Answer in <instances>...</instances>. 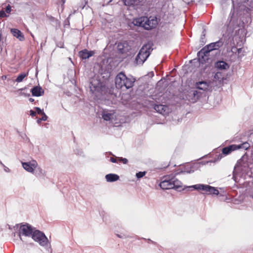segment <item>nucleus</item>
I'll list each match as a JSON object with an SVG mask.
<instances>
[{"label":"nucleus","instance_id":"f257e3e1","mask_svg":"<svg viewBox=\"0 0 253 253\" xmlns=\"http://www.w3.org/2000/svg\"><path fill=\"white\" fill-rule=\"evenodd\" d=\"M135 81V79L132 76L127 77L124 72H121L115 78V84L119 89H122L123 87L129 89L133 86Z\"/></svg>","mask_w":253,"mask_h":253},{"label":"nucleus","instance_id":"f03ea898","mask_svg":"<svg viewBox=\"0 0 253 253\" xmlns=\"http://www.w3.org/2000/svg\"><path fill=\"white\" fill-rule=\"evenodd\" d=\"M133 23L136 26L142 27L147 30L155 28L158 24L156 18H152L150 19V18L146 16L134 19Z\"/></svg>","mask_w":253,"mask_h":253},{"label":"nucleus","instance_id":"7ed1b4c3","mask_svg":"<svg viewBox=\"0 0 253 253\" xmlns=\"http://www.w3.org/2000/svg\"><path fill=\"white\" fill-rule=\"evenodd\" d=\"M152 50V48L150 44H144L141 48L136 57L135 60L136 63L140 64H143L149 57Z\"/></svg>","mask_w":253,"mask_h":253},{"label":"nucleus","instance_id":"20e7f679","mask_svg":"<svg viewBox=\"0 0 253 253\" xmlns=\"http://www.w3.org/2000/svg\"><path fill=\"white\" fill-rule=\"evenodd\" d=\"M90 91L95 95L96 98L102 94L103 85L102 83L96 79H92L90 83Z\"/></svg>","mask_w":253,"mask_h":253},{"label":"nucleus","instance_id":"39448f33","mask_svg":"<svg viewBox=\"0 0 253 253\" xmlns=\"http://www.w3.org/2000/svg\"><path fill=\"white\" fill-rule=\"evenodd\" d=\"M33 239L42 246H45L48 243V239L44 234L39 230H35L32 235Z\"/></svg>","mask_w":253,"mask_h":253},{"label":"nucleus","instance_id":"423d86ee","mask_svg":"<svg viewBox=\"0 0 253 253\" xmlns=\"http://www.w3.org/2000/svg\"><path fill=\"white\" fill-rule=\"evenodd\" d=\"M249 168V165L247 163H242L238 162L234 167L233 172V177H235L236 174L238 172H240L242 174L247 172Z\"/></svg>","mask_w":253,"mask_h":253},{"label":"nucleus","instance_id":"0eeeda50","mask_svg":"<svg viewBox=\"0 0 253 253\" xmlns=\"http://www.w3.org/2000/svg\"><path fill=\"white\" fill-rule=\"evenodd\" d=\"M34 232L32 227L29 224H25L21 225L19 230V235H24L25 236H32ZM21 240H22V238L20 237Z\"/></svg>","mask_w":253,"mask_h":253},{"label":"nucleus","instance_id":"6e6552de","mask_svg":"<svg viewBox=\"0 0 253 253\" xmlns=\"http://www.w3.org/2000/svg\"><path fill=\"white\" fill-rule=\"evenodd\" d=\"M197 56L200 63L204 64L209 59L210 56L209 51L204 47L198 52Z\"/></svg>","mask_w":253,"mask_h":253},{"label":"nucleus","instance_id":"1a4fd4ad","mask_svg":"<svg viewBox=\"0 0 253 253\" xmlns=\"http://www.w3.org/2000/svg\"><path fill=\"white\" fill-rule=\"evenodd\" d=\"M23 168L27 171L33 173L38 166L36 161L32 160L29 162L22 163Z\"/></svg>","mask_w":253,"mask_h":253},{"label":"nucleus","instance_id":"9d476101","mask_svg":"<svg viewBox=\"0 0 253 253\" xmlns=\"http://www.w3.org/2000/svg\"><path fill=\"white\" fill-rule=\"evenodd\" d=\"M223 44V42L222 39H220L219 41L212 42L208 45L205 46L204 47L209 51V52L212 50H217Z\"/></svg>","mask_w":253,"mask_h":253},{"label":"nucleus","instance_id":"9b49d317","mask_svg":"<svg viewBox=\"0 0 253 253\" xmlns=\"http://www.w3.org/2000/svg\"><path fill=\"white\" fill-rule=\"evenodd\" d=\"M118 51L122 53H126L131 49V46L126 42H120L117 45Z\"/></svg>","mask_w":253,"mask_h":253},{"label":"nucleus","instance_id":"f8f14e48","mask_svg":"<svg viewBox=\"0 0 253 253\" xmlns=\"http://www.w3.org/2000/svg\"><path fill=\"white\" fill-rule=\"evenodd\" d=\"M160 186L163 189H172V179H168L166 178L165 179L161 182Z\"/></svg>","mask_w":253,"mask_h":253},{"label":"nucleus","instance_id":"ddd939ff","mask_svg":"<svg viewBox=\"0 0 253 253\" xmlns=\"http://www.w3.org/2000/svg\"><path fill=\"white\" fill-rule=\"evenodd\" d=\"M210 85V83L206 81H201L197 82L195 84V87L200 90L206 91L209 89Z\"/></svg>","mask_w":253,"mask_h":253},{"label":"nucleus","instance_id":"4468645a","mask_svg":"<svg viewBox=\"0 0 253 253\" xmlns=\"http://www.w3.org/2000/svg\"><path fill=\"white\" fill-rule=\"evenodd\" d=\"M31 92L34 96H41L44 94V90L40 86H34L31 90Z\"/></svg>","mask_w":253,"mask_h":253},{"label":"nucleus","instance_id":"2eb2a0df","mask_svg":"<svg viewBox=\"0 0 253 253\" xmlns=\"http://www.w3.org/2000/svg\"><path fill=\"white\" fill-rule=\"evenodd\" d=\"M154 109L157 112L163 115H165L168 112V107L162 104L155 105Z\"/></svg>","mask_w":253,"mask_h":253},{"label":"nucleus","instance_id":"dca6fc26","mask_svg":"<svg viewBox=\"0 0 253 253\" xmlns=\"http://www.w3.org/2000/svg\"><path fill=\"white\" fill-rule=\"evenodd\" d=\"M11 32L13 36L19 39V41H23L25 40L24 35L20 30L17 29H11Z\"/></svg>","mask_w":253,"mask_h":253},{"label":"nucleus","instance_id":"f3484780","mask_svg":"<svg viewBox=\"0 0 253 253\" xmlns=\"http://www.w3.org/2000/svg\"><path fill=\"white\" fill-rule=\"evenodd\" d=\"M93 54V51H88L86 49L81 51L79 52L80 56L83 59H86L92 56Z\"/></svg>","mask_w":253,"mask_h":253},{"label":"nucleus","instance_id":"a211bd4d","mask_svg":"<svg viewBox=\"0 0 253 253\" xmlns=\"http://www.w3.org/2000/svg\"><path fill=\"white\" fill-rule=\"evenodd\" d=\"M215 67L220 70H226L229 68L228 64L223 61H218L216 62Z\"/></svg>","mask_w":253,"mask_h":253},{"label":"nucleus","instance_id":"6ab92c4d","mask_svg":"<svg viewBox=\"0 0 253 253\" xmlns=\"http://www.w3.org/2000/svg\"><path fill=\"white\" fill-rule=\"evenodd\" d=\"M209 185H204L202 184H198L194 185L191 186L197 190H202L205 192V193H207V191L209 188Z\"/></svg>","mask_w":253,"mask_h":253},{"label":"nucleus","instance_id":"aec40b11","mask_svg":"<svg viewBox=\"0 0 253 253\" xmlns=\"http://www.w3.org/2000/svg\"><path fill=\"white\" fill-rule=\"evenodd\" d=\"M105 178L107 182H112L117 181L119 179V176L116 174L110 173L106 175Z\"/></svg>","mask_w":253,"mask_h":253},{"label":"nucleus","instance_id":"412c9836","mask_svg":"<svg viewBox=\"0 0 253 253\" xmlns=\"http://www.w3.org/2000/svg\"><path fill=\"white\" fill-rule=\"evenodd\" d=\"M172 182V189L180 190L182 189V183L177 179L171 178Z\"/></svg>","mask_w":253,"mask_h":253},{"label":"nucleus","instance_id":"4be33fe9","mask_svg":"<svg viewBox=\"0 0 253 253\" xmlns=\"http://www.w3.org/2000/svg\"><path fill=\"white\" fill-rule=\"evenodd\" d=\"M237 150L235 144L231 145L228 147H224L222 149V153L224 155H228L231 152Z\"/></svg>","mask_w":253,"mask_h":253},{"label":"nucleus","instance_id":"5701e85b","mask_svg":"<svg viewBox=\"0 0 253 253\" xmlns=\"http://www.w3.org/2000/svg\"><path fill=\"white\" fill-rule=\"evenodd\" d=\"M189 95L192 96L193 97L192 98L193 102L198 100L200 97L199 92L196 90H191L189 92Z\"/></svg>","mask_w":253,"mask_h":253},{"label":"nucleus","instance_id":"b1692460","mask_svg":"<svg viewBox=\"0 0 253 253\" xmlns=\"http://www.w3.org/2000/svg\"><path fill=\"white\" fill-rule=\"evenodd\" d=\"M235 146L237 150L239 149L247 150L250 147V145L248 142H245L239 145H235Z\"/></svg>","mask_w":253,"mask_h":253},{"label":"nucleus","instance_id":"393cba45","mask_svg":"<svg viewBox=\"0 0 253 253\" xmlns=\"http://www.w3.org/2000/svg\"><path fill=\"white\" fill-rule=\"evenodd\" d=\"M209 188H208L207 194H213L215 195H217L219 194L218 190L215 187L209 185Z\"/></svg>","mask_w":253,"mask_h":253},{"label":"nucleus","instance_id":"a878e982","mask_svg":"<svg viewBox=\"0 0 253 253\" xmlns=\"http://www.w3.org/2000/svg\"><path fill=\"white\" fill-rule=\"evenodd\" d=\"M28 76V73H21L18 76L15 81L17 83H20L23 81V79Z\"/></svg>","mask_w":253,"mask_h":253},{"label":"nucleus","instance_id":"bb28decb","mask_svg":"<svg viewBox=\"0 0 253 253\" xmlns=\"http://www.w3.org/2000/svg\"><path fill=\"white\" fill-rule=\"evenodd\" d=\"M124 3L126 5L130 6L135 4V0H123Z\"/></svg>","mask_w":253,"mask_h":253},{"label":"nucleus","instance_id":"cd10ccee","mask_svg":"<svg viewBox=\"0 0 253 253\" xmlns=\"http://www.w3.org/2000/svg\"><path fill=\"white\" fill-rule=\"evenodd\" d=\"M112 114L111 113H104L102 115V118L105 121H110L111 120Z\"/></svg>","mask_w":253,"mask_h":253},{"label":"nucleus","instance_id":"c85d7f7f","mask_svg":"<svg viewBox=\"0 0 253 253\" xmlns=\"http://www.w3.org/2000/svg\"><path fill=\"white\" fill-rule=\"evenodd\" d=\"M214 79L221 82L222 79V74L220 72H217L214 76Z\"/></svg>","mask_w":253,"mask_h":253},{"label":"nucleus","instance_id":"c756f323","mask_svg":"<svg viewBox=\"0 0 253 253\" xmlns=\"http://www.w3.org/2000/svg\"><path fill=\"white\" fill-rule=\"evenodd\" d=\"M146 174L145 171H139L136 174V176L137 178H140L143 177Z\"/></svg>","mask_w":253,"mask_h":253},{"label":"nucleus","instance_id":"7c9ffc66","mask_svg":"<svg viewBox=\"0 0 253 253\" xmlns=\"http://www.w3.org/2000/svg\"><path fill=\"white\" fill-rule=\"evenodd\" d=\"M193 172V170L192 169H189V168L187 167H185L184 168V169L181 170V173H191Z\"/></svg>","mask_w":253,"mask_h":253},{"label":"nucleus","instance_id":"2f4dec72","mask_svg":"<svg viewBox=\"0 0 253 253\" xmlns=\"http://www.w3.org/2000/svg\"><path fill=\"white\" fill-rule=\"evenodd\" d=\"M8 16V15L6 14V13L4 11H3V10H1L0 11V17L1 18L7 17Z\"/></svg>","mask_w":253,"mask_h":253},{"label":"nucleus","instance_id":"473e14b6","mask_svg":"<svg viewBox=\"0 0 253 253\" xmlns=\"http://www.w3.org/2000/svg\"><path fill=\"white\" fill-rule=\"evenodd\" d=\"M11 11V6L8 4L5 8V12L6 13H10Z\"/></svg>","mask_w":253,"mask_h":253},{"label":"nucleus","instance_id":"72a5a7b5","mask_svg":"<svg viewBox=\"0 0 253 253\" xmlns=\"http://www.w3.org/2000/svg\"><path fill=\"white\" fill-rule=\"evenodd\" d=\"M35 109L36 110V114H42L44 112L43 110H42L39 107H35Z\"/></svg>","mask_w":253,"mask_h":253},{"label":"nucleus","instance_id":"f704fd0d","mask_svg":"<svg viewBox=\"0 0 253 253\" xmlns=\"http://www.w3.org/2000/svg\"><path fill=\"white\" fill-rule=\"evenodd\" d=\"M42 117L41 118L42 121H45L47 119V116L45 115V114L43 112L42 114Z\"/></svg>","mask_w":253,"mask_h":253},{"label":"nucleus","instance_id":"c9c22d12","mask_svg":"<svg viewBox=\"0 0 253 253\" xmlns=\"http://www.w3.org/2000/svg\"><path fill=\"white\" fill-rule=\"evenodd\" d=\"M30 115H31V116H32V117H34V116H36V111H33V110H31V111H30Z\"/></svg>","mask_w":253,"mask_h":253},{"label":"nucleus","instance_id":"e433bc0d","mask_svg":"<svg viewBox=\"0 0 253 253\" xmlns=\"http://www.w3.org/2000/svg\"><path fill=\"white\" fill-rule=\"evenodd\" d=\"M121 160H122V162L125 164H126L128 161L126 158H121Z\"/></svg>","mask_w":253,"mask_h":253},{"label":"nucleus","instance_id":"4c0bfd02","mask_svg":"<svg viewBox=\"0 0 253 253\" xmlns=\"http://www.w3.org/2000/svg\"><path fill=\"white\" fill-rule=\"evenodd\" d=\"M110 161L112 163H116L117 162V160L116 159L114 158H112L111 157L110 158Z\"/></svg>","mask_w":253,"mask_h":253},{"label":"nucleus","instance_id":"58836bf2","mask_svg":"<svg viewBox=\"0 0 253 253\" xmlns=\"http://www.w3.org/2000/svg\"><path fill=\"white\" fill-rule=\"evenodd\" d=\"M205 37V30H204L203 32V34L201 37V39L202 40L204 39Z\"/></svg>","mask_w":253,"mask_h":253},{"label":"nucleus","instance_id":"ea45409f","mask_svg":"<svg viewBox=\"0 0 253 253\" xmlns=\"http://www.w3.org/2000/svg\"><path fill=\"white\" fill-rule=\"evenodd\" d=\"M237 50L238 54H239L241 52V51L242 50V48H239L237 49Z\"/></svg>","mask_w":253,"mask_h":253},{"label":"nucleus","instance_id":"a19ab883","mask_svg":"<svg viewBox=\"0 0 253 253\" xmlns=\"http://www.w3.org/2000/svg\"><path fill=\"white\" fill-rule=\"evenodd\" d=\"M7 78V76H5V75H3L2 77H1V79L2 80H6Z\"/></svg>","mask_w":253,"mask_h":253},{"label":"nucleus","instance_id":"79ce46f5","mask_svg":"<svg viewBox=\"0 0 253 253\" xmlns=\"http://www.w3.org/2000/svg\"><path fill=\"white\" fill-rule=\"evenodd\" d=\"M42 120H41V118L39 119L38 120H37V123L38 124H40L41 123V122L42 121Z\"/></svg>","mask_w":253,"mask_h":253},{"label":"nucleus","instance_id":"37998d69","mask_svg":"<svg viewBox=\"0 0 253 253\" xmlns=\"http://www.w3.org/2000/svg\"><path fill=\"white\" fill-rule=\"evenodd\" d=\"M117 236L120 238H124V236H122L121 235H119V234H117Z\"/></svg>","mask_w":253,"mask_h":253},{"label":"nucleus","instance_id":"c03bdc74","mask_svg":"<svg viewBox=\"0 0 253 253\" xmlns=\"http://www.w3.org/2000/svg\"><path fill=\"white\" fill-rule=\"evenodd\" d=\"M29 101L31 102H33L34 101V99L32 98H29Z\"/></svg>","mask_w":253,"mask_h":253},{"label":"nucleus","instance_id":"a18cd8bd","mask_svg":"<svg viewBox=\"0 0 253 253\" xmlns=\"http://www.w3.org/2000/svg\"><path fill=\"white\" fill-rule=\"evenodd\" d=\"M38 169L39 170V171H40L41 173H42V169H41V168H38Z\"/></svg>","mask_w":253,"mask_h":253},{"label":"nucleus","instance_id":"49530a36","mask_svg":"<svg viewBox=\"0 0 253 253\" xmlns=\"http://www.w3.org/2000/svg\"><path fill=\"white\" fill-rule=\"evenodd\" d=\"M5 170L6 171H8L9 170V169L8 168L5 167Z\"/></svg>","mask_w":253,"mask_h":253},{"label":"nucleus","instance_id":"de8ad7c7","mask_svg":"<svg viewBox=\"0 0 253 253\" xmlns=\"http://www.w3.org/2000/svg\"><path fill=\"white\" fill-rule=\"evenodd\" d=\"M0 164L1 165H2V166L4 167V165L3 164V163L1 162V161L0 160Z\"/></svg>","mask_w":253,"mask_h":253},{"label":"nucleus","instance_id":"09e8293b","mask_svg":"<svg viewBox=\"0 0 253 253\" xmlns=\"http://www.w3.org/2000/svg\"><path fill=\"white\" fill-rule=\"evenodd\" d=\"M118 161H119V162H122V160H121V158H118Z\"/></svg>","mask_w":253,"mask_h":253},{"label":"nucleus","instance_id":"8fccbe9b","mask_svg":"<svg viewBox=\"0 0 253 253\" xmlns=\"http://www.w3.org/2000/svg\"><path fill=\"white\" fill-rule=\"evenodd\" d=\"M234 48V47H233L232 48V49H231V51H233V49ZM235 48H236L235 47Z\"/></svg>","mask_w":253,"mask_h":253},{"label":"nucleus","instance_id":"3c124183","mask_svg":"<svg viewBox=\"0 0 253 253\" xmlns=\"http://www.w3.org/2000/svg\"><path fill=\"white\" fill-rule=\"evenodd\" d=\"M149 241H150V242H151V243H153V241H152V240H150V239H149Z\"/></svg>","mask_w":253,"mask_h":253},{"label":"nucleus","instance_id":"603ef678","mask_svg":"<svg viewBox=\"0 0 253 253\" xmlns=\"http://www.w3.org/2000/svg\"><path fill=\"white\" fill-rule=\"evenodd\" d=\"M149 241H150V242H151V243H153V241H152V240H150V239H149Z\"/></svg>","mask_w":253,"mask_h":253},{"label":"nucleus","instance_id":"864d4df0","mask_svg":"<svg viewBox=\"0 0 253 253\" xmlns=\"http://www.w3.org/2000/svg\"><path fill=\"white\" fill-rule=\"evenodd\" d=\"M149 241H150V242H151V243H153V241H152V240H150V239H149Z\"/></svg>","mask_w":253,"mask_h":253}]
</instances>
